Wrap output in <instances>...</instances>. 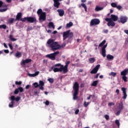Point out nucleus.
Here are the masks:
<instances>
[{"label": "nucleus", "instance_id": "nucleus-3", "mask_svg": "<svg viewBox=\"0 0 128 128\" xmlns=\"http://www.w3.org/2000/svg\"><path fill=\"white\" fill-rule=\"evenodd\" d=\"M74 36V33L70 32V30H68L63 32V40H66V38H72Z\"/></svg>", "mask_w": 128, "mask_h": 128}, {"label": "nucleus", "instance_id": "nucleus-40", "mask_svg": "<svg viewBox=\"0 0 128 128\" xmlns=\"http://www.w3.org/2000/svg\"><path fill=\"white\" fill-rule=\"evenodd\" d=\"M117 6L118 5L116 4V3L112 2L111 4V6H112V8H116Z\"/></svg>", "mask_w": 128, "mask_h": 128}, {"label": "nucleus", "instance_id": "nucleus-11", "mask_svg": "<svg viewBox=\"0 0 128 128\" xmlns=\"http://www.w3.org/2000/svg\"><path fill=\"white\" fill-rule=\"evenodd\" d=\"M108 46V44H106L102 48V56H103V58H106V47Z\"/></svg>", "mask_w": 128, "mask_h": 128}, {"label": "nucleus", "instance_id": "nucleus-8", "mask_svg": "<svg viewBox=\"0 0 128 128\" xmlns=\"http://www.w3.org/2000/svg\"><path fill=\"white\" fill-rule=\"evenodd\" d=\"M105 20H106V22H108V26H116V24L114 22H112V19H110L109 18H106L105 19Z\"/></svg>", "mask_w": 128, "mask_h": 128}, {"label": "nucleus", "instance_id": "nucleus-60", "mask_svg": "<svg viewBox=\"0 0 128 128\" xmlns=\"http://www.w3.org/2000/svg\"><path fill=\"white\" fill-rule=\"evenodd\" d=\"M9 47L10 48V50H12V44H8Z\"/></svg>", "mask_w": 128, "mask_h": 128}, {"label": "nucleus", "instance_id": "nucleus-39", "mask_svg": "<svg viewBox=\"0 0 128 128\" xmlns=\"http://www.w3.org/2000/svg\"><path fill=\"white\" fill-rule=\"evenodd\" d=\"M104 44H106V40H103L101 43H100L99 46H102Z\"/></svg>", "mask_w": 128, "mask_h": 128}, {"label": "nucleus", "instance_id": "nucleus-58", "mask_svg": "<svg viewBox=\"0 0 128 128\" xmlns=\"http://www.w3.org/2000/svg\"><path fill=\"white\" fill-rule=\"evenodd\" d=\"M86 38H87L88 42H90V36H86Z\"/></svg>", "mask_w": 128, "mask_h": 128}, {"label": "nucleus", "instance_id": "nucleus-43", "mask_svg": "<svg viewBox=\"0 0 128 128\" xmlns=\"http://www.w3.org/2000/svg\"><path fill=\"white\" fill-rule=\"evenodd\" d=\"M116 8L117 10H122V6L120 5H117V6H116Z\"/></svg>", "mask_w": 128, "mask_h": 128}, {"label": "nucleus", "instance_id": "nucleus-12", "mask_svg": "<svg viewBox=\"0 0 128 128\" xmlns=\"http://www.w3.org/2000/svg\"><path fill=\"white\" fill-rule=\"evenodd\" d=\"M100 65H97L90 72V74H96L98 72L100 68Z\"/></svg>", "mask_w": 128, "mask_h": 128}, {"label": "nucleus", "instance_id": "nucleus-25", "mask_svg": "<svg viewBox=\"0 0 128 128\" xmlns=\"http://www.w3.org/2000/svg\"><path fill=\"white\" fill-rule=\"evenodd\" d=\"M74 26V23L72 22H69V23L67 24L66 25V28H71Z\"/></svg>", "mask_w": 128, "mask_h": 128}, {"label": "nucleus", "instance_id": "nucleus-50", "mask_svg": "<svg viewBox=\"0 0 128 128\" xmlns=\"http://www.w3.org/2000/svg\"><path fill=\"white\" fill-rule=\"evenodd\" d=\"M18 88L16 89L14 92V94H18Z\"/></svg>", "mask_w": 128, "mask_h": 128}, {"label": "nucleus", "instance_id": "nucleus-26", "mask_svg": "<svg viewBox=\"0 0 128 128\" xmlns=\"http://www.w3.org/2000/svg\"><path fill=\"white\" fill-rule=\"evenodd\" d=\"M114 56L112 55H110V54H108L106 56V58L108 60H114Z\"/></svg>", "mask_w": 128, "mask_h": 128}, {"label": "nucleus", "instance_id": "nucleus-1", "mask_svg": "<svg viewBox=\"0 0 128 128\" xmlns=\"http://www.w3.org/2000/svg\"><path fill=\"white\" fill-rule=\"evenodd\" d=\"M46 46L48 48H52V50L53 52H55V50H60L62 48L60 45L58 44V42H54V40H48L46 43Z\"/></svg>", "mask_w": 128, "mask_h": 128}, {"label": "nucleus", "instance_id": "nucleus-29", "mask_svg": "<svg viewBox=\"0 0 128 128\" xmlns=\"http://www.w3.org/2000/svg\"><path fill=\"white\" fill-rule=\"evenodd\" d=\"M88 62L90 64H94V62H96V58H90L88 59Z\"/></svg>", "mask_w": 128, "mask_h": 128}, {"label": "nucleus", "instance_id": "nucleus-28", "mask_svg": "<svg viewBox=\"0 0 128 128\" xmlns=\"http://www.w3.org/2000/svg\"><path fill=\"white\" fill-rule=\"evenodd\" d=\"M48 26L50 28H52L54 30V23L52 22H49Z\"/></svg>", "mask_w": 128, "mask_h": 128}, {"label": "nucleus", "instance_id": "nucleus-14", "mask_svg": "<svg viewBox=\"0 0 128 128\" xmlns=\"http://www.w3.org/2000/svg\"><path fill=\"white\" fill-rule=\"evenodd\" d=\"M39 88L41 90H44V82L43 81L40 80L39 81Z\"/></svg>", "mask_w": 128, "mask_h": 128}, {"label": "nucleus", "instance_id": "nucleus-44", "mask_svg": "<svg viewBox=\"0 0 128 128\" xmlns=\"http://www.w3.org/2000/svg\"><path fill=\"white\" fill-rule=\"evenodd\" d=\"M20 20H21V22H26V20H28V18H21Z\"/></svg>", "mask_w": 128, "mask_h": 128}, {"label": "nucleus", "instance_id": "nucleus-64", "mask_svg": "<svg viewBox=\"0 0 128 128\" xmlns=\"http://www.w3.org/2000/svg\"><path fill=\"white\" fill-rule=\"evenodd\" d=\"M104 32L105 34H108V30H104Z\"/></svg>", "mask_w": 128, "mask_h": 128}, {"label": "nucleus", "instance_id": "nucleus-21", "mask_svg": "<svg viewBox=\"0 0 128 128\" xmlns=\"http://www.w3.org/2000/svg\"><path fill=\"white\" fill-rule=\"evenodd\" d=\"M128 74V69H125L124 70L120 72L121 76H126Z\"/></svg>", "mask_w": 128, "mask_h": 128}, {"label": "nucleus", "instance_id": "nucleus-56", "mask_svg": "<svg viewBox=\"0 0 128 128\" xmlns=\"http://www.w3.org/2000/svg\"><path fill=\"white\" fill-rule=\"evenodd\" d=\"M45 104L46 106H48L50 104V102L48 100H46L45 102Z\"/></svg>", "mask_w": 128, "mask_h": 128}, {"label": "nucleus", "instance_id": "nucleus-49", "mask_svg": "<svg viewBox=\"0 0 128 128\" xmlns=\"http://www.w3.org/2000/svg\"><path fill=\"white\" fill-rule=\"evenodd\" d=\"M70 64V61L66 62L65 66L68 68V65Z\"/></svg>", "mask_w": 128, "mask_h": 128}, {"label": "nucleus", "instance_id": "nucleus-34", "mask_svg": "<svg viewBox=\"0 0 128 128\" xmlns=\"http://www.w3.org/2000/svg\"><path fill=\"white\" fill-rule=\"evenodd\" d=\"M33 86H34V88H38L40 86L38 83L36 82L33 84Z\"/></svg>", "mask_w": 128, "mask_h": 128}, {"label": "nucleus", "instance_id": "nucleus-22", "mask_svg": "<svg viewBox=\"0 0 128 128\" xmlns=\"http://www.w3.org/2000/svg\"><path fill=\"white\" fill-rule=\"evenodd\" d=\"M118 110L121 111L122 110H124V104H122V102L119 104Z\"/></svg>", "mask_w": 128, "mask_h": 128}, {"label": "nucleus", "instance_id": "nucleus-4", "mask_svg": "<svg viewBox=\"0 0 128 128\" xmlns=\"http://www.w3.org/2000/svg\"><path fill=\"white\" fill-rule=\"evenodd\" d=\"M37 14L39 16V20L42 22H44L46 20V12H43L42 9H39L37 11Z\"/></svg>", "mask_w": 128, "mask_h": 128}, {"label": "nucleus", "instance_id": "nucleus-7", "mask_svg": "<svg viewBox=\"0 0 128 128\" xmlns=\"http://www.w3.org/2000/svg\"><path fill=\"white\" fill-rule=\"evenodd\" d=\"M100 20L98 18H94L91 20L90 22V26H98V24H100Z\"/></svg>", "mask_w": 128, "mask_h": 128}, {"label": "nucleus", "instance_id": "nucleus-46", "mask_svg": "<svg viewBox=\"0 0 128 128\" xmlns=\"http://www.w3.org/2000/svg\"><path fill=\"white\" fill-rule=\"evenodd\" d=\"M18 90L20 92H24V88L22 87H19Z\"/></svg>", "mask_w": 128, "mask_h": 128}, {"label": "nucleus", "instance_id": "nucleus-23", "mask_svg": "<svg viewBox=\"0 0 128 128\" xmlns=\"http://www.w3.org/2000/svg\"><path fill=\"white\" fill-rule=\"evenodd\" d=\"M22 12H19L17 14L16 16V20H20V18H22Z\"/></svg>", "mask_w": 128, "mask_h": 128}, {"label": "nucleus", "instance_id": "nucleus-16", "mask_svg": "<svg viewBox=\"0 0 128 128\" xmlns=\"http://www.w3.org/2000/svg\"><path fill=\"white\" fill-rule=\"evenodd\" d=\"M27 20L29 22L32 23V22H34L36 20V18L28 17L27 18Z\"/></svg>", "mask_w": 128, "mask_h": 128}, {"label": "nucleus", "instance_id": "nucleus-41", "mask_svg": "<svg viewBox=\"0 0 128 128\" xmlns=\"http://www.w3.org/2000/svg\"><path fill=\"white\" fill-rule=\"evenodd\" d=\"M48 82H50V84H52V82H54V78H49L48 80Z\"/></svg>", "mask_w": 128, "mask_h": 128}, {"label": "nucleus", "instance_id": "nucleus-59", "mask_svg": "<svg viewBox=\"0 0 128 128\" xmlns=\"http://www.w3.org/2000/svg\"><path fill=\"white\" fill-rule=\"evenodd\" d=\"M4 52H5V54H8L10 52V51H8V50H4Z\"/></svg>", "mask_w": 128, "mask_h": 128}, {"label": "nucleus", "instance_id": "nucleus-47", "mask_svg": "<svg viewBox=\"0 0 128 128\" xmlns=\"http://www.w3.org/2000/svg\"><path fill=\"white\" fill-rule=\"evenodd\" d=\"M8 10V8H2L0 9V12H6Z\"/></svg>", "mask_w": 128, "mask_h": 128}, {"label": "nucleus", "instance_id": "nucleus-42", "mask_svg": "<svg viewBox=\"0 0 128 128\" xmlns=\"http://www.w3.org/2000/svg\"><path fill=\"white\" fill-rule=\"evenodd\" d=\"M109 76H116V73L114 72H111L109 74Z\"/></svg>", "mask_w": 128, "mask_h": 128}, {"label": "nucleus", "instance_id": "nucleus-36", "mask_svg": "<svg viewBox=\"0 0 128 128\" xmlns=\"http://www.w3.org/2000/svg\"><path fill=\"white\" fill-rule=\"evenodd\" d=\"M10 39L12 40V42H16V38H12V35H10Z\"/></svg>", "mask_w": 128, "mask_h": 128}, {"label": "nucleus", "instance_id": "nucleus-62", "mask_svg": "<svg viewBox=\"0 0 128 128\" xmlns=\"http://www.w3.org/2000/svg\"><path fill=\"white\" fill-rule=\"evenodd\" d=\"M116 92L117 94H120V90H118V89H116Z\"/></svg>", "mask_w": 128, "mask_h": 128}, {"label": "nucleus", "instance_id": "nucleus-38", "mask_svg": "<svg viewBox=\"0 0 128 128\" xmlns=\"http://www.w3.org/2000/svg\"><path fill=\"white\" fill-rule=\"evenodd\" d=\"M14 18H10L8 22L9 24H12L14 22Z\"/></svg>", "mask_w": 128, "mask_h": 128}, {"label": "nucleus", "instance_id": "nucleus-48", "mask_svg": "<svg viewBox=\"0 0 128 128\" xmlns=\"http://www.w3.org/2000/svg\"><path fill=\"white\" fill-rule=\"evenodd\" d=\"M104 118L106 120H110V116L108 114H106L104 116Z\"/></svg>", "mask_w": 128, "mask_h": 128}, {"label": "nucleus", "instance_id": "nucleus-57", "mask_svg": "<svg viewBox=\"0 0 128 128\" xmlns=\"http://www.w3.org/2000/svg\"><path fill=\"white\" fill-rule=\"evenodd\" d=\"M78 112H80V110L78 109H77L76 111H75V114H78Z\"/></svg>", "mask_w": 128, "mask_h": 128}, {"label": "nucleus", "instance_id": "nucleus-19", "mask_svg": "<svg viewBox=\"0 0 128 128\" xmlns=\"http://www.w3.org/2000/svg\"><path fill=\"white\" fill-rule=\"evenodd\" d=\"M118 16L114 15V14H112L111 18H110V19L111 20H113V22H116V20H118Z\"/></svg>", "mask_w": 128, "mask_h": 128}, {"label": "nucleus", "instance_id": "nucleus-15", "mask_svg": "<svg viewBox=\"0 0 128 128\" xmlns=\"http://www.w3.org/2000/svg\"><path fill=\"white\" fill-rule=\"evenodd\" d=\"M32 62V60L26 59L25 60H22L20 64L22 66H24L26 64H28V62Z\"/></svg>", "mask_w": 128, "mask_h": 128}, {"label": "nucleus", "instance_id": "nucleus-32", "mask_svg": "<svg viewBox=\"0 0 128 128\" xmlns=\"http://www.w3.org/2000/svg\"><path fill=\"white\" fill-rule=\"evenodd\" d=\"M1 6H4V8H8V5L4 4V3H2V2L0 1V8Z\"/></svg>", "mask_w": 128, "mask_h": 128}, {"label": "nucleus", "instance_id": "nucleus-53", "mask_svg": "<svg viewBox=\"0 0 128 128\" xmlns=\"http://www.w3.org/2000/svg\"><path fill=\"white\" fill-rule=\"evenodd\" d=\"M122 111L120 110H118L116 113V116H120V112Z\"/></svg>", "mask_w": 128, "mask_h": 128}, {"label": "nucleus", "instance_id": "nucleus-55", "mask_svg": "<svg viewBox=\"0 0 128 128\" xmlns=\"http://www.w3.org/2000/svg\"><path fill=\"white\" fill-rule=\"evenodd\" d=\"M62 66V64H56L55 65H54L53 66Z\"/></svg>", "mask_w": 128, "mask_h": 128}, {"label": "nucleus", "instance_id": "nucleus-10", "mask_svg": "<svg viewBox=\"0 0 128 128\" xmlns=\"http://www.w3.org/2000/svg\"><path fill=\"white\" fill-rule=\"evenodd\" d=\"M68 70L66 66H64V65H61L60 68V72H62L64 74H66L68 72Z\"/></svg>", "mask_w": 128, "mask_h": 128}, {"label": "nucleus", "instance_id": "nucleus-6", "mask_svg": "<svg viewBox=\"0 0 128 128\" xmlns=\"http://www.w3.org/2000/svg\"><path fill=\"white\" fill-rule=\"evenodd\" d=\"M59 54H60V52L58 51H56L54 53L48 54L46 55V58H50L52 60H56V56H58Z\"/></svg>", "mask_w": 128, "mask_h": 128}, {"label": "nucleus", "instance_id": "nucleus-63", "mask_svg": "<svg viewBox=\"0 0 128 128\" xmlns=\"http://www.w3.org/2000/svg\"><path fill=\"white\" fill-rule=\"evenodd\" d=\"M124 32H125L126 34H128V30H124Z\"/></svg>", "mask_w": 128, "mask_h": 128}, {"label": "nucleus", "instance_id": "nucleus-20", "mask_svg": "<svg viewBox=\"0 0 128 128\" xmlns=\"http://www.w3.org/2000/svg\"><path fill=\"white\" fill-rule=\"evenodd\" d=\"M51 68L53 70L54 72H60V68H58L53 66L51 67Z\"/></svg>", "mask_w": 128, "mask_h": 128}, {"label": "nucleus", "instance_id": "nucleus-35", "mask_svg": "<svg viewBox=\"0 0 128 128\" xmlns=\"http://www.w3.org/2000/svg\"><path fill=\"white\" fill-rule=\"evenodd\" d=\"M0 28H4V30H6V24L0 25Z\"/></svg>", "mask_w": 128, "mask_h": 128}, {"label": "nucleus", "instance_id": "nucleus-13", "mask_svg": "<svg viewBox=\"0 0 128 128\" xmlns=\"http://www.w3.org/2000/svg\"><path fill=\"white\" fill-rule=\"evenodd\" d=\"M122 90L123 92L122 98L124 100L126 99V98L128 96V94H126V88H122Z\"/></svg>", "mask_w": 128, "mask_h": 128}, {"label": "nucleus", "instance_id": "nucleus-33", "mask_svg": "<svg viewBox=\"0 0 128 128\" xmlns=\"http://www.w3.org/2000/svg\"><path fill=\"white\" fill-rule=\"evenodd\" d=\"M122 78L125 82H128V78L126 77V76H122Z\"/></svg>", "mask_w": 128, "mask_h": 128}, {"label": "nucleus", "instance_id": "nucleus-45", "mask_svg": "<svg viewBox=\"0 0 128 128\" xmlns=\"http://www.w3.org/2000/svg\"><path fill=\"white\" fill-rule=\"evenodd\" d=\"M90 102H84V106H85V108H86V106H88V104H90Z\"/></svg>", "mask_w": 128, "mask_h": 128}, {"label": "nucleus", "instance_id": "nucleus-24", "mask_svg": "<svg viewBox=\"0 0 128 128\" xmlns=\"http://www.w3.org/2000/svg\"><path fill=\"white\" fill-rule=\"evenodd\" d=\"M82 6V8H84L85 12H86V10H87L86 5V4H84V3L81 4H79V8H81Z\"/></svg>", "mask_w": 128, "mask_h": 128}, {"label": "nucleus", "instance_id": "nucleus-61", "mask_svg": "<svg viewBox=\"0 0 128 128\" xmlns=\"http://www.w3.org/2000/svg\"><path fill=\"white\" fill-rule=\"evenodd\" d=\"M100 74V73H98L96 74V78H98V76Z\"/></svg>", "mask_w": 128, "mask_h": 128}, {"label": "nucleus", "instance_id": "nucleus-51", "mask_svg": "<svg viewBox=\"0 0 128 128\" xmlns=\"http://www.w3.org/2000/svg\"><path fill=\"white\" fill-rule=\"evenodd\" d=\"M16 84H17L18 86H20V84H22V82H18L16 81L15 82Z\"/></svg>", "mask_w": 128, "mask_h": 128}, {"label": "nucleus", "instance_id": "nucleus-17", "mask_svg": "<svg viewBox=\"0 0 128 128\" xmlns=\"http://www.w3.org/2000/svg\"><path fill=\"white\" fill-rule=\"evenodd\" d=\"M60 16H64V10L62 9H58L57 10Z\"/></svg>", "mask_w": 128, "mask_h": 128}, {"label": "nucleus", "instance_id": "nucleus-2", "mask_svg": "<svg viewBox=\"0 0 128 128\" xmlns=\"http://www.w3.org/2000/svg\"><path fill=\"white\" fill-rule=\"evenodd\" d=\"M78 83L76 82L73 86V89L74 92L73 94V100H78Z\"/></svg>", "mask_w": 128, "mask_h": 128}, {"label": "nucleus", "instance_id": "nucleus-37", "mask_svg": "<svg viewBox=\"0 0 128 128\" xmlns=\"http://www.w3.org/2000/svg\"><path fill=\"white\" fill-rule=\"evenodd\" d=\"M115 124H116L118 126V128H120V120H116V121H115Z\"/></svg>", "mask_w": 128, "mask_h": 128}, {"label": "nucleus", "instance_id": "nucleus-9", "mask_svg": "<svg viewBox=\"0 0 128 128\" xmlns=\"http://www.w3.org/2000/svg\"><path fill=\"white\" fill-rule=\"evenodd\" d=\"M120 20L119 22H121V24H126V22H128V17H126V16H120Z\"/></svg>", "mask_w": 128, "mask_h": 128}, {"label": "nucleus", "instance_id": "nucleus-52", "mask_svg": "<svg viewBox=\"0 0 128 128\" xmlns=\"http://www.w3.org/2000/svg\"><path fill=\"white\" fill-rule=\"evenodd\" d=\"M108 106H114V102H111L108 103Z\"/></svg>", "mask_w": 128, "mask_h": 128}, {"label": "nucleus", "instance_id": "nucleus-30", "mask_svg": "<svg viewBox=\"0 0 128 128\" xmlns=\"http://www.w3.org/2000/svg\"><path fill=\"white\" fill-rule=\"evenodd\" d=\"M15 56L16 58H21L22 56V53L20 52H18L16 54H15Z\"/></svg>", "mask_w": 128, "mask_h": 128}, {"label": "nucleus", "instance_id": "nucleus-5", "mask_svg": "<svg viewBox=\"0 0 128 128\" xmlns=\"http://www.w3.org/2000/svg\"><path fill=\"white\" fill-rule=\"evenodd\" d=\"M10 100L12 102L9 104V108H14V100H16V102H19L20 100V97L18 96L16 98L14 96H12L10 97Z\"/></svg>", "mask_w": 128, "mask_h": 128}, {"label": "nucleus", "instance_id": "nucleus-31", "mask_svg": "<svg viewBox=\"0 0 128 128\" xmlns=\"http://www.w3.org/2000/svg\"><path fill=\"white\" fill-rule=\"evenodd\" d=\"M98 80H96L94 81L91 84V86H96L98 85Z\"/></svg>", "mask_w": 128, "mask_h": 128}, {"label": "nucleus", "instance_id": "nucleus-18", "mask_svg": "<svg viewBox=\"0 0 128 128\" xmlns=\"http://www.w3.org/2000/svg\"><path fill=\"white\" fill-rule=\"evenodd\" d=\"M38 74H40V72L38 71L35 72V73L33 74H28V76L30 78H34V76H38Z\"/></svg>", "mask_w": 128, "mask_h": 128}, {"label": "nucleus", "instance_id": "nucleus-27", "mask_svg": "<svg viewBox=\"0 0 128 128\" xmlns=\"http://www.w3.org/2000/svg\"><path fill=\"white\" fill-rule=\"evenodd\" d=\"M104 10L103 7H100L98 6H96L95 8V10H96V12H100V10Z\"/></svg>", "mask_w": 128, "mask_h": 128}, {"label": "nucleus", "instance_id": "nucleus-54", "mask_svg": "<svg viewBox=\"0 0 128 128\" xmlns=\"http://www.w3.org/2000/svg\"><path fill=\"white\" fill-rule=\"evenodd\" d=\"M91 98H94V95H90L87 98V100H90Z\"/></svg>", "mask_w": 128, "mask_h": 128}]
</instances>
